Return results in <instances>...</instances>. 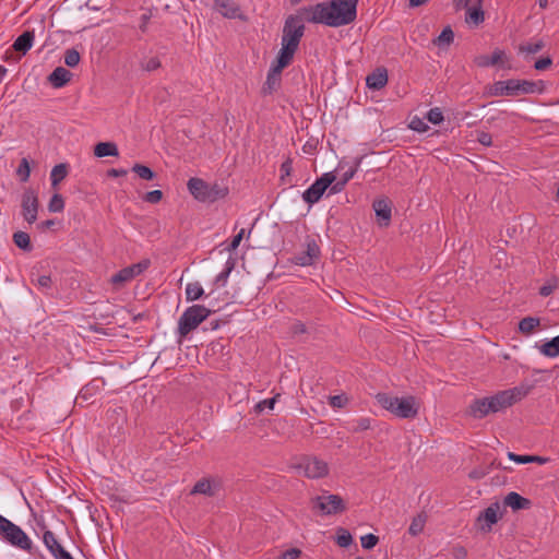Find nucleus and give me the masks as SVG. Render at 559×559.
<instances>
[{
  "instance_id": "473e14b6",
  "label": "nucleus",
  "mask_w": 559,
  "mask_h": 559,
  "mask_svg": "<svg viewBox=\"0 0 559 559\" xmlns=\"http://www.w3.org/2000/svg\"><path fill=\"white\" fill-rule=\"evenodd\" d=\"M426 520H427V516L424 513H419L418 515H416L412 520V523L408 527V533L412 536H417L418 534H420L425 527Z\"/></svg>"
},
{
  "instance_id": "de8ad7c7",
  "label": "nucleus",
  "mask_w": 559,
  "mask_h": 559,
  "mask_svg": "<svg viewBox=\"0 0 559 559\" xmlns=\"http://www.w3.org/2000/svg\"><path fill=\"white\" fill-rule=\"evenodd\" d=\"M348 403V397L345 394L332 395L329 397V404L333 408H342Z\"/></svg>"
},
{
  "instance_id": "412c9836",
  "label": "nucleus",
  "mask_w": 559,
  "mask_h": 559,
  "mask_svg": "<svg viewBox=\"0 0 559 559\" xmlns=\"http://www.w3.org/2000/svg\"><path fill=\"white\" fill-rule=\"evenodd\" d=\"M490 413H492V407L489 396L473 401L468 407V414L477 419H481Z\"/></svg>"
},
{
  "instance_id": "4c0bfd02",
  "label": "nucleus",
  "mask_w": 559,
  "mask_h": 559,
  "mask_svg": "<svg viewBox=\"0 0 559 559\" xmlns=\"http://www.w3.org/2000/svg\"><path fill=\"white\" fill-rule=\"evenodd\" d=\"M558 278L557 277H550L548 278L543 286L539 288V295L542 297H548L550 296L558 287Z\"/></svg>"
},
{
  "instance_id": "393cba45",
  "label": "nucleus",
  "mask_w": 559,
  "mask_h": 559,
  "mask_svg": "<svg viewBox=\"0 0 559 559\" xmlns=\"http://www.w3.org/2000/svg\"><path fill=\"white\" fill-rule=\"evenodd\" d=\"M72 78V73L63 67H57L49 75L48 82L55 88H61L67 85Z\"/></svg>"
},
{
  "instance_id": "338daca9",
  "label": "nucleus",
  "mask_w": 559,
  "mask_h": 559,
  "mask_svg": "<svg viewBox=\"0 0 559 559\" xmlns=\"http://www.w3.org/2000/svg\"><path fill=\"white\" fill-rule=\"evenodd\" d=\"M345 186H346V183L338 179L337 181H335L331 185L330 193L331 194L338 193L344 189Z\"/></svg>"
},
{
  "instance_id": "b1692460",
  "label": "nucleus",
  "mask_w": 559,
  "mask_h": 559,
  "mask_svg": "<svg viewBox=\"0 0 559 559\" xmlns=\"http://www.w3.org/2000/svg\"><path fill=\"white\" fill-rule=\"evenodd\" d=\"M503 503L506 507H510L513 511L527 510L532 507V501L525 497H522L515 491L509 492Z\"/></svg>"
},
{
  "instance_id": "774afa93",
  "label": "nucleus",
  "mask_w": 559,
  "mask_h": 559,
  "mask_svg": "<svg viewBox=\"0 0 559 559\" xmlns=\"http://www.w3.org/2000/svg\"><path fill=\"white\" fill-rule=\"evenodd\" d=\"M128 174V170L127 169H123V168H120V169H117V168H111L107 171V175L109 177H122V176H126Z\"/></svg>"
},
{
  "instance_id": "bf43d9fd",
  "label": "nucleus",
  "mask_w": 559,
  "mask_h": 559,
  "mask_svg": "<svg viewBox=\"0 0 559 559\" xmlns=\"http://www.w3.org/2000/svg\"><path fill=\"white\" fill-rule=\"evenodd\" d=\"M508 457L518 463V464H527V463H531V459H530V455H520V454H515L513 452H508Z\"/></svg>"
},
{
  "instance_id": "a18cd8bd",
  "label": "nucleus",
  "mask_w": 559,
  "mask_h": 559,
  "mask_svg": "<svg viewBox=\"0 0 559 559\" xmlns=\"http://www.w3.org/2000/svg\"><path fill=\"white\" fill-rule=\"evenodd\" d=\"M280 396V394H276L275 396L271 397V399H265L263 401H260L257 405H255V412L257 413H261L263 412L264 409H270L272 411L274 408V405L277 401V397Z\"/></svg>"
},
{
  "instance_id": "cd10ccee",
  "label": "nucleus",
  "mask_w": 559,
  "mask_h": 559,
  "mask_svg": "<svg viewBox=\"0 0 559 559\" xmlns=\"http://www.w3.org/2000/svg\"><path fill=\"white\" fill-rule=\"evenodd\" d=\"M103 384L104 382L100 379L92 380L90 383H87L81 389L79 397L85 401L90 400L96 392H98L102 389Z\"/></svg>"
},
{
  "instance_id": "49530a36",
  "label": "nucleus",
  "mask_w": 559,
  "mask_h": 559,
  "mask_svg": "<svg viewBox=\"0 0 559 559\" xmlns=\"http://www.w3.org/2000/svg\"><path fill=\"white\" fill-rule=\"evenodd\" d=\"M426 117H427V120L429 122H431L432 124H440L443 121V114H442L441 109L438 107L431 108L427 112Z\"/></svg>"
},
{
  "instance_id": "680f3d73",
  "label": "nucleus",
  "mask_w": 559,
  "mask_h": 559,
  "mask_svg": "<svg viewBox=\"0 0 559 559\" xmlns=\"http://www.w3.org/2000/svg\"><path fill=\"white\" fill-rule=\"evenodd\" d=\"M301 551L298 548H290L282 552L280 559H298Z\"/></svg>"
},
{
  "instance_id": "2eb2a0df",
  "label": "nucleus",
  "mask_w": 559,
  "mask_h": 559,
  "mask_svg": "<svg viewBox=\"0 0 559 559\" xmlns=\"http://www.w3.org/2000/svg\"><path fill=\"white\" fill-rule=\"evenodd\" d=\"M43 543L55 559H73L71 554L57 540L56 535L51 531L47 530L44 532Z\"/></svg>"
},
{
  "instance_id": "a878e982",
  "label": "nucleus",
  "mask_w": 559,
  "mask_h": 559,
  "mask_svg": "<svg viewBox=\"0 0 559 559\" xmlns=\"http://www.w3.org/2000/svg\"><path fill=\"white\" fill-rule=\"evenodd\" d=\"M94 154L97 157H107L119 155L118 146L114 142H99L94 147Z\"/></svg>"
},
{
  "instance_id": "ddd939ff",
  "label": "nucleus",
  "mask_w": 559,
  "mask_h": 559,
  "mask_svg": "<svg viewBox=\"0 0 559 559\" xmlns=\"http://www.w3.org/2000/svg\"><path fill=\"white\" fill-rule=\"evenodd\" d=\"M305 247H306L305 250L295 254L293 258V262L296 265H300V266L312 265L314 263V261L320 255V248H319L316 239H313L312 237L308 236L306 238Z\"/></svg>"
},
{
  "instance_id": "e2e57ef3",
  "label": "nucleus",
  "mask_w": 559,
  "mask_h": 559,
  "mask_svg": "<svg viewBox=\"0 0 559 559\" xmlns=\"http://www.w3.org/2000/svg\"><path fill=\"white\" fill-rule=\"evenodd\" d=\"M230 275V272L223 270L216 277H215V284L224 287L227 283V280Z\"/></svg>"
},
{
  "instance_id": "c03bdc74",
  "label": "nucleus",
  "mask_w": 559,
  "mask_h": 559,
  "mask_svg": "<svg viewBox=\"0 0 559 559\" xmlns=\"http://www.w3.org/2000/svg\"><path fill=\"white\" fill-rule=\"evenodd\" d=\"M160 67V60L158 57L145 58L141 61V68L144 71L152 72Z\"/></svg>"
},
{
  "instance_id": "423d86ee",
  "label": "nucleus",
  "mask_w": 559,
  "mask_h": 559,
  "mask_svg": "<svg viewBox=\"0 0 559 559\" xmlns=\"http://www.w3.org/2000/svg\"><path fill=\"white\" fill-rule=\"evenodd\" d=\"M187 188L193 198L200 202L213 203L227 195L228 189L217 183L210 185L201 178H190Z\"/></svg>"
},
{
  "instance_id": "7c9ffc66",
  "label": "nucleus",
  "mask_w": 559,
  "mask_h": 559,
  "mask_svg": "<svg viewBox=\"0 0 559 559\" xmlns=\"http://www.w3.org/2000/svg\"><path fill=\"white\" fill-rule=\"evenodd\" d=\"M204 290L199 282L188 283L186 286V298L188 301L200 299Z\"/></svg>"
},
{
  "instance_id": "39448f33",
  "label": "nucleus",
  "mask_w": 559,
  "mask_h": 559,
  "mask_svg": "<svg viewBox=\"0 0 559 559\" xmlns=\"http://www.w3.org/2000/svg\"><path fill=\"white\" fill-rule=\"evenodd\" d=\"M0 539L7 544L34 554V544L28 535L16 524L0 514Z\"/></svg>"
},
{
  "instance_id": "69168bd1",
  "label": "nucleus",
  "mask_w": 559,
  "mask_h": 559,
  "mask_svg": "<svg viewBox=\"0 0 559 559\" xmlns=\"http://www.w3.org/2000/svg\"><path fill=\"white\" fill-rule=\"evenodd\" d=\"M477 140L485 146H490L492 144V138L488 132H480Z\"/></svg>"
},
{
  "instance_id": "3c124183",
  "label": "nucleus",
  "mask_w": 559,
  "mask_h": 559,
  "mask_svg": "<svg viewBox=\"0 0 559 559\" xmlns=\"http://www.w3.org/2000/svg\"><path fill=\"white\" fill-rule=\"evenodd\" d=\"M543 48H544V43L542 40H538V41H536L534 44L521 45L520 46V51L521 52H526V53H537Z\"/></svg>"
},
{
  "instance_id": "f8f14e48",
  "label": "nucleus",
  "mask_w": 559,
  "mask_h": 559,
  "mask_svg": "<svg viewBox=\"0 0 559 559\" xmlns=\"http://www.w3.org/2000/svg\"><path fill=\"white\" fill-rule=\"evenodd\" d=\"M150 265L151 261L148 259H143L138 263L126 266L111 276V283L114 285H122L124 283H128L132 281L134 277L145 272L150 267Z\"/></svg>"
},
{
  "instance_id": "aec40b11",
  "label": "nucleus",
  "mask_w": 559,
  "mask_h": 559,
  "mask_svg": "<svg viewBox=\"0 0 559 559\" xmlns=\"http://www.w3.org/2000/svg\"><path fill=\"white\" fill-rule=\"evenodd\" d=\"M388 83V71L385 68H377L366 78V85L368 88L379 91Z\"/></svg>"
},
{
  "instance_id": "72a5a7b5",
  "label": "nucleus",
  "mask_w": 559,
  "mask_h": 559,
  "mask_svg": "<svg viewBox=\"0 0 559 559\" xmlns=\"http://www.w3.org/2000/svg\"><path fill=\"white\" fill-rule=\"evenodd\" d=\"M219 12L229 19L237 16L239 8L233 1H222L217 3Z\"/></svg>"
},
{
  "instance_id": "5fc2aeb1",
  "label": "nucleus",
  "mask_w": 559,
  "mask_h": 559,
  "mask_svg": "<svg viewBox=\"0 0 559 559\" xmlns=\"http://www.w3.org/2000/svg\"><path fill=\"white\" fill-rule=\"evenodd\" d=\"M360 158L356 160V164L354 167H350L348 168L346 171H344L341 177H340V180L344 181L345 183H347L356 174L357 169H358V166L360 164Z\"/></svg>"
},
{
  "instance_id": "09e8293b",
  "label": "nucleus",
  "mask_w": 559,
  "mask_h": 559,
  "mask_svg": "<svg viewBox=\"0 0 559 559\" xmlns=\"http://www.w3.org/2000/svg\"><path fill=\"white\" fill-rule=\"evenodd\" d=\"M280 171H281V181L283 183H287L286 178L289 177L293 171V160L290 158H287L286 160H284L281 165Z\"/></svg>"
},
{
  "instance_id": "f704fd0d",
  "label": "nucleus",
  "mask_w": 559,
  "mask_h": 559,
  "mask_svg": "<svg viewBox=\"0 0 559 559\" xmlns=\"http://www.w3.org/2000/svg\"><path fill=\"white\" fill-rule=\"evenodd\" d=\"M132 171L135 173L143 180H153L156 177V174L147 166L142 164H134L132 167Z\"/></svg>"
},
{
  "instance_id": "4d7b16f0",
  "label": "nucleus",
  "mask_w": 559,
  "mask_h": 559,
  "mask_svg": "<svg viewBox=\"0 0 559 559\" xmlns=\"http://www.w3.org/2000/svg\"><path fill=\"white\" fill-rule=\"evenodd\" d=\"M409 128L417 132H426L428 130V126L419 118L415 117L411 123Z\"/></svg>"
},
{
  "instance_id": "603ef678",
  "label": "nucleus",
  "mask_w": 559,
  "mask_h": 559,
  "mask_svg": "<svg viewBox=\"0 0 559 559\" xmlns=\"http://www.w3.org/2000/svg\"><path fill=\"white\" fill-rule=\"evenodd\" d=\"M163 199V192L160 190H152L145 193L143 200L151 204H156Z\"/></svg>"
},
{
  "instance_id": "0eeeda50",
  "label": "nucleus",
  "mask_w": 559,
  "mask_h": 559,
  "mask_svg": "<svg viewBox=\"0 0 559 559\" xmlns=\"http://www.w3.org/2000/svg\"><path fill=\"white\" fill-rule=\"evenodd\" d=\"M211 314V310L202 305L188 307L180 316L178 321V334L186 337L190 332L199 326Z\"/></svg>"
},
{
  "instance_id": "9b49d317",
  "label": "nucleus",
  "mask_w": 559,
  "mask_h": 559,
  "mask_svg": "<svg viewBox=\"0 0 559 559\" xmlns=\"http://www.w3.org/2000/svg\"><path fill=\"white\" fill-rule=\"evenodd\" d=\"M298 468L302 471L308 478H322L328 475V463L317 456H306L298 464Z\"/></svg>"
},
{
  "instance_id": "e433bc0d",
  "label": "nucleus",
  "mask_w": 559,
  "mask_h": 559,
  "mask_svg": "<svg viewBox=\"0 0 559 559\" xmlns=\"http://www.w3.org/2000/svg\"><path fill=\"white\" fill-rule=\"evenodd\" d=\"M64 63L70 67L74 68L79 64L81 60L80 52L75 48H70L64 51Z\"/></svg>"
},
{
  "instance_id": "13d9d810",
  "label": "nucleus",
  "mask_w": 559,
  "mask_h": 559,
  "mask_svg": "<svg viewBox=\"0 0 559 559\" xmlns=\"http://www.w3.org/2000/svg\"><path fill=\"white\" fill-rule=\"evenodd\" d=\"M551 63H552V60L550 57H544V58L538 59L535 62L534 68L537 71H543V70H546L547 68H549L551 66Z\"/></svg>"
},
{
  "instance_id": "dca6fc26",
  "label": "nucleus",
  "mask_w": 559,
  "mask_h": 559,
  "mask_svg": "<svg viewBox=\"0 0 559 559\" xmlns=\"http://www.w3.org/2000/svg\"><path fill=\"white\" fill-rule=\"evenodd\" d=\"M286 67H280V59L276 58L274 62L271 64V68L267 72L266 80L263 84L262 92L263 94H272L273 91L280 85L282 71Z\"/></svg>"
},
{
  "instance_id": "79ce46f5",
  "label": "nucleus",
  "mask_w": 559,
  "mask_h": 559,
  "mask_svg": "<svg viewBox=\"0 0 559 559\" xmlns=\"http://www.w3.org/2000/svg\"><path fill=\"white\" fill-rule=\"evenodd\" d=\"M16 174L22 182H26L28 180L29 174H31V167H29V163L26 158H22V160L16 169Z\"/></svg>"
},
{
  "instance_id": "7ed1b4c3",
  "label": "nucleus",
  "mask_w": 559,
  "mask_h": 559,
  "mask_svg": "<svg viewBox=\"0 0 559 559\" xmlns=\"http://www.w3.org/2000/svg\"><path fill=\"white\" fill-rule=\"evenodd\" d=\"M376 400L382 408L397 418L412 419L418 415L419 404L412 395L399 397L388 393H378Z\"/></svg>"
},
{
  "instance_id": "4be33fe9",
  "label": "nucleus",
  "mask_w": 559,
  "mask_h": 559,
  "mask_svg": "<svg viewBox=\"0 0 559 559\" xmlns=\"http://www.w3.org/2000/svg\"><path fill=\"white\" fill-rule=\"evenodd\" d=\"M35 39L34 29L25 31L22 33L13 43L12 48L14 51L19 52L21 56H25L27 51L32 48Z\"/></svg>"
},
{
  "instance_id": "20e7f679",
  "label": "nucleus",
  "mask_w": 559,
  "mask_h": 559,
  "mask_svg": "<svg viewBox=\"0 0 559 559\" xmlns=\"http://www.w3.org/2000/svg\"><path fill=\"white\" fill-rule=\"evenodd\" d=\"M544 88L543 81H527L510 79L493 83L490 90L492 96H518L524 94L540 93Z\"/></svg>"
},
{
  "instance_id": "6e6552de",
  "label": "nucleus",
  "mask_w": 559,
  "mask_h": 559,
  "mask_svg": "<svg viewBox=\"0 0 559 559\" xmlns=\"http://www.w3.org/2000/svg\"><path fill=\"white\" fill-rule=\"evenodd\" d=\"M312 508L322 515H333L345 511L346 506L341 496L324 493L312 499Z\"/></svg>"
},
{
  "instance_id": "c9c22d12",
  "label": "nucleus",
  "mask_w": 559,
  "mask_h": 559,
  "mask_svg": "<svg viewBox=\"0 0 559 559\" xmlns=\"http://www.w3.org/2000/svg\"><path fill=\"white\" fill-rule=\"evenodd\" d=\"M454 40V33L452 31V28L450 26H445L442 32L440 33V35L437 37V39L435 40V44H437L438 46H443V45H447L449 46L450 44H452Z\"/></svg>"
},
{
  "instance_id": "58836bf2",
  "label": "nucleus",
  "mask_w": 559,
  "mask_h": 559,
  "mask_svg": "<svg viewBox=\"0 0 559 559\" xmlns=\"http://www.w3.org/2000/svg\"><path fill=\"white\" fill-rule=\"evenodd\" d=\"M352 431L360 432L371 428V419L369 417H360L352 421Z\"/></svg>"
},
{
  "instance_id": "c85d7f7f",
  "label": "nucleus",
  "mask_w": 559,
  "mask_h": 559,
  "mask_svg": "<svg viewBox=\"0 0 559 559\" xmlns=\"http://www.w3.org/2000/svg\"><path fill=\"white\" fill-rule=\"evenodd\" d=\"M539 350L546 357L554 358L559 356V335L551 338L550 341L545 342L539 347Z\"/></svg>"
},
{
  "instance_id": "a211bd4d",
  "label": "nucleus",
  "mask_w": 559,
  "mask_h": 559,
  "mask_svg": "<svg viewBox=\"0 0 559 559\" xmlns=\"http://www.w3.org/2000/svg\"><path fill=\"white\" fill-rule=\"evenodd\" d=\"M372 207L381 227H386L391 222V202L388 199H378L373 201Z\"/></svg>"
},
{
  "instance_id": "6ab92c4d",
  "label": "nucleus",
  "mask_w": 559,
  "mask_h": 559,
  "mask_svg": "<svg viewBox=\"0 0 559 559\" xmlns=\"http://www.w3.org/2000/svg\"><path fill=\"white\" fill-rule=\"evenodd\" d=\"M221 488V483L214 478H202L195 483L191 490V495H204L213 497Z\"/></svg>"
},
{
  "instance_id": "6e6d98bb",
  "label": "nucleus",
  "mask_w": 559,
  "mask_h": 559,
  "mask_svg": "<svg viewBox=\"0 0 559 559\" xmlns=\"http://www.w3.org/2000/svg\"><path fill=\"white\" fill-rule=\"evenodd\" d=\"M289 330L294 336L301 335L308 332L306 324L302 323L301 321H295L290 325Z\"/></svg>"
},
{
  "instance_id": "bb28decb",
  "label": "nucleus",
  "mask_w": 559,
  "mask_h": 559,
  "mask_svg": "<svg viewBox=\"0 0 559 559\" xmlns=\"http://www.w3.org/2000/svg\"><path fill=\"white\" fill-rule=\"evenodd\" d=\"M540 325V319L536 317H525L519 322V331L522 334L530 335Z\"/></svg>"
},
{
  "instance_id": "0e129e2a",
  "label": "nucleus",
  "mask_w": 559,
  "mask_h": 559,
  "mask_svg": "<svg viewBox=\"0 0 559 559\" xmlns=\"http://www.w3.org/2000/svg\"><path fill=\"white\" fill-rule=\"evenodd\" d=\"M452 556L454 559H465L467 556V551L462 546H455L452 549Z\"/></svg>"
},
{
  "instance_id": "4468645a",
  "label": "nucleus",
  "mask_w": 559,
  "mask_h": 559,
  "mask_svg": "<svg viewBox=\"0 0 559 559\" xmlns=\"http://www.w3.org/2000/svg\"><path fill=\"white\" fill-rule=\"evenodd\" d=\"M38 198L34 190H26L22 197V214L29 224L37 219Z\"/></svg>"
},
{
  "instance_id": "37998d69",
  "label": "nucleus",
  "mask_w": 559,
  "mask_h": 559,
  "mask_svg": "<svg viewBox=\"0 0 559 559\" xmlns=\"http://www.w3.org/2000/svg\"><path fill=\"white\" fill-rule=\"evenodd\" d=\"M336 543L342 548H347L353 543L350 533L344 528H341L337 533Z\"/></svg>"
},
{
  "instance_id": "f257e3e1",
  "label": "nucleus",
  "mask_w": 559,
  "mask_h": 559,
  "mask_svg": "<svg viewBox=\"0 0 559 559\" xmlns=\"http://www.w3.org/2000/svg\"><path fill=\"white\" fill-rule=\"evenodd\" d=\"M358 0H331L301 8L306 22L340 27L357 17Z\"/></svg>"
},
{
  "instance_id": "8fccbe9b",
  "label": "nucleus",
  "mask_w": 559,
  "mask_h": 559,
  "mask_svg": "<svg viewBox=\"0 0 559 559\" xmlns=\"http://www.w3.org/2000/svg\"><path fill=\"white\" fill-rule=\"evenodd\" d=\"M361 547L365 549H372L379 542V537L374 534H366L360 538Z\"/></svg>"
},
{
  "instance_id": "052dcab7",
  "label": "nucleus",
  "mask_w": 559,
  "mask_h": 559,
  "mask_svg": "<svg viewBox=\"0 0 559 559\" xmlns=\"http://www.w3.org/2000/svg\"><path fill=\"white\" fill-rule=\"evenodd\" d=\"M245 233H246V231H245V229L242 228V229H240V231H239V233H238V234L233 238L231 242L229 243V246H228V248H227L229 251H234V250H236V249L238 248V246L240 245V242H241V240H242V238H243V236H245Z\"/></svg>"
},
{
  "instance_id": "2f4dec72",
  "label": "nucleus",
  "mask_w": 559,
  "mask_h": 559,
  "mask_svg": "<svg viewBox=\"0 0 559 559\" xmlns=\"http://www.w3.org/2000/svg\"><path fill=\"white\" fill-rule=\"evenodd\" d=\"M13 241L16 247L24 251H31L32 250V243L29 235L25 231H16L13 234Z\"/></svg>"
},
{
  "instance_id": "5701e85b",
  "label": "nucleus",
  "mask_w": 559,
  "mask_h": 559,
  "mask_svg": "<svg viewBox=\"0 0 559 559\" xmlns=\"http://www.w3.org/2000/svg\"><path fill=\"white\" fill-rule=\"evenodd\" d=\"M506 52L501 49H495L491 56L479 55L474 58V63L479 68H488L503 62Z\"/></svg>"
},
{
  "instance_id": "1a4fd4ad",
  "label": "nucleus",
  "mask_w": 559,
  "mask_h": 559,
  "mask_svg": "<svg viewBox=\"0 0 559 559\" xmlns=\"http://www.w3.org/2000/svg\"><path fill=\"white\" fill-rule=\"evenodd\" d=\"M526 395V391L521 388H512L503 391H499L492 396H489L492 413L503 411L514 403L521 401Z\"/></svg>"
},
{
  "instance_id": "f03ea898",
  "label": "nucleus",
  "mask_w": 559,
  "mask_h": 559,
  "mask_svg": "<svg viewBox=\"0 0 559 559\" xmlns=\"http://www.w3.org/2000/svg\"><path fill=\"white\" fill-rule=\"evenodd\" d=\"M305 16L301 9L297 14L287 16L283 27L281 49L276 58L280 59V67H288L298 50L300 40L305 34Z\"/></svg>"
},
{
  "instance_id": "9d476101",
  "label": "nucleus",
  "mask_w": 559,
  "mask_h": 559,
  "mask_svg": "<svg viewBox=\"0 0 559 559\" xmlns=\"http://www.w3.org/2000/svg\"><path fill=\"white\" fill-rule=\"evenodd\" d=\"M335 180L336 176L333 173L323 174L302 193L304 201L310 205L317 203Z\"/></svg>"
},
{
  "instance_id": "a19ab883",
  "label": "nucleus",
  "mask_w": 559,
  "mask_h": 559,
  "mask_svg": "<svg viewBox=\"0 0 559 559\" xmlns=\"http://www.w3.org/2000/svg\"><path fill=\"white\" fill-rule=\"evenodd\" d=\"M484 21V11L481 8H472L467 12L466 22L475 25L480 24Z\"/></svg>"
},
{
  "instance_id": "ea45409f",
  "label": "nucleus",
  "mask_w": 559,
  "mask_h": 559,
  "mask_svg": "<svg viewBox=\"0 0 559 559\" xmlns=\"http://www.w3.org/2000/svg\"><path fill=\"white\" fill-rule=\"evenodd\" d=\"M64 209V201L61 194H53L49 201L48 210L52 213L62 212Z\"/></svg>"
},
{
  "instance_id": "c756f323",
  "label": "nucleus",
  "mask_w": 559,
  "mask_h": 559,
  "mask_svg": "<svg viewBox=\"0 0 559 559\" xmlns=\"http://www.w3.org/2000/svg\"><path fill=\"white\" fill-rule=\"evenodd\" d=\"M68 175V165L67 164H58L56 165L50 173L51 186L56 188Z\"/></svg>"
},
{
  "instance_id": "864d4df0",
  "label": "nucleus",
  "mask_w": 559,
  "mask_h": 559,
  "mask_svg": "<svg viewBox=\"0 0 559 559\" xmlns=\"http://www.w3.org/2000/svg\"><path fill=\"white\" fill-rule=\"evenodd\" d=\"M41 290H48L52 286V280L49 275H40L34 282Z\"/></svg>"
},
{
  "instance_id": "f3484780",
  "label": "nucleus",
  "mask_w": 559,
  "mask_h": 559,
  "mask_svg": "<svg viewBox=\"0 0 559 559\" xmlns=\"http://www.w3.org/2000/svg\"><path fill=\"white\" fill-rule=\"evenodd\" d=\"M499 510H500V504L498 502H495V503H491L488 508H486L478 515L477 521L480 524V528L483 531H490L491 526L498 522Z\"/></svg>"
}]
</instances>
